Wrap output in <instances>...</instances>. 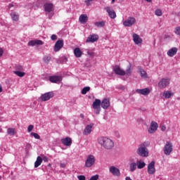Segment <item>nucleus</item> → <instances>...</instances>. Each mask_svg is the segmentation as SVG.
Returning a JSON list of instances; mask_svg holds the SVG:
<instances>
[{"label":"nucleus","instance_id":"603ef678","mask_svg":"<svg viewBox=\"0 0 180 180\" xmlns=\"http://www.w3.org/2000/svg\"><path fill=\"white\" fill-rule=\"evenodd\" d=\"M3 55H4V49H2V48H0V57H2Z\"/></svg>","mask_w":180,"mask_h":180},{"label":"nucleus","instance_id":"72a5a7b5","mask_svg":"<svg viewBox=\"0 0 180 180\" xmlns=\"http://www.w3.org/2000/svg\"><path fill=\"white\" fill-rule=\"evenodd\" d=\"M105 21H100V22H95V26H96V27H103L105 25Z\"/></svg>","mask_w":180,"mask_h":180},{"label":"nucleus","instance_id":"473e14b6","mask_svg":"<svg viewBox=\"0 0 180 180\" xmlns=\"http://www.w3.org/2000/svg\"><path fill=\"white\" fill-rule=\"evenodd\" d=\"M174 96V93L169 91H165L163 93V96H165V98H166V99H169V98H171V96Z\"/></svg>","mask_w":180,"mask_h":180},{"label":"nucleus","instance_id":"b1692460","mask_svg":"<svg viewBox=\"0 0 180 180\" xmlns=\"http://www.w3.org/2000/svg\"><path fill=\"white\" fill-rule=\"evenodd\" d=\"M79 20L80 23L85 25L88 22V16L85 14H82L79 18Z\"/></svg>","mask_w":180,"mask_h":180},{"label":"nucleus","instance_id":"3c124183","mask_svg":"<svg viewBox=\"0 0 180 180\" xmlns=\"http://www.w3.org/2000/svg\"><path fill=\"white\" fill-rule=\"evenodd\" d=\"M161 130L162 131H165V130H167V127H165V125H162Z\"/></svg>","mask_w":180,"mask_h":180},{"label":"nucleus","instance_id":"f704fd0d","mask_svg":"<svg viewBox=\"0 0 180 180\" xmlns=\"http://www.w3.org/2000/svg\"><path fill=\"white\" fill-rule=\"evenodd\" d=\"M15 75H18V77H25V75H26V73H25V72H21L19 70H15L13 72Z\"/></svg>","mask_w":180,"mask_h":180},{"label":"nucleus","instance_id":"7ed1b4c3","mask_svg":"<svg viewBox=\"0 0 180 180\" xmlns=\"http://www.w3.org/2000/svg\"><path fill=\"white\" fill-rule=\"evenodd\" d=\"M173 150L174 148H172V143L170 141H167L163 148L164 154L165 155H171V153H172Z\"/></svg>","mask_w":180,"mask_h":180},{"label":"nucleus","instance_id":"ea45409f","mask_svg":"<svg viewBox=\"0 0 180 180\" xmlns=\"http://www.w3.org/2000/svg\"><path fill=\"white\" fill-rule=\"evenodd\" d=\"M155 15H156V16H162V11H161V9H157L155 11Z\"/></svg>","mask_w":180,"mask_h":180},{"label":"nucleus","instance_id":"cd10ccee","mask_svg":"<svg viewBox=\"0 0 180 180\" xmlns=\"http://www.w3.org/2000/svg\"><path fill=\"white\" fill-rule=\"evenodd\" d=\"M138 70L140 72V75L141 77V78H148V76L147 75V72H146V70H143V68H141V67H139Z\"/></svg>","mask_w":180,"mask_h":180},{"label":"nucleus","instance_id":"864d4df0","mask_svg":"<svg viewBox=\"0 0 180 180\" xmlns=\"http://www.w3.org/2000/svg\"><path fill=\"white\" fill-rule=\"evenodd\" d=\"M61 168H65V163H61L60 165Z\"/></svg>","mask_w":180,"mask_h":180},{"label":"nucleus","instance_id":"49530a36","mask_svg":"<svg viewBox=\"0 0 180 180\" xmlns=\"http://www.w3.org/2000/svg\"><path fill=\"white\" fill-rule=\"evenodd\" d=\"M94 0H85V4L87 5V6H89L91 5V2H92Z\"/></svg>","mask_w":180,"mask_h":180},{"label":"nucleus","instance_id":"58836bf2","mask_svg":"<svg viewBox=\"0 0 180 180\" xmlns=\"http://www.w3.org/2000/svg\"><path fill=\"white\" fill-rule=\"evenodd\" d=\"M30 136H32V137H34V139H36L37 140H40V135H39L36 132H32L30 134Z\"/></svg>","mask_w":180,"mask_h":180},{"label":"nucleus","instance_id":"a19ab883","mask_svg":"<svg viewBox=\"0 0 180 180\" xmlns=\"http://www.w3.org/2000/svg\"><path fill=\"white\" fill-rule=\"evenodd\" d=\"M15 70H17L16 71H23V66L20 65H15Z\"/></svg>","mask_w":180,"mask_h":180},{"label":"nucleus","instance_id":"09e8293b","mask_svg":"<svg viewBox=\"0 0 180 180\" xmlns=\"http://www.w3.org/2000/svg\"><path fill=\"white\" fill-rule=\"evenodd\" d=\"M51 40H57V35L52 34L51 37Z\"/></svg>","mask_w":180,"mask_h":180},{"label":"nucleus","instance_id":"6e6552de","mask_svg":"<svg viewBox=\"0 0 180 180\" xmlns=\"http://www.w3.org/2000/svg\"><path fill=\"white\" fill-rule=\"evenodd\" d=\"M53 96H54V93H53V91H49L42 94L41 96V99L43 102H46L47 101H50Z\"/></svg>","mask_w":180,"mask_h":180},{"label":"nucleus","instance_id":"2f4dec72","mask_svg":"<svg viewBox=\"0 0 180 180\" xmlns=\"http://www.w3.org/2000/svg\"><path fill=\"white\" fill-rule=\"evenodd\" d=\"M133 72V69H131V65H129L127 66V68L125 71V75H127V77H130Z\"/></svg>","mask_w":180,"mask_h":180},{"label":"nucleus","instance_id":"5fc2aeb1","mask_svg":"<svg viewBox=\"0 0 180 180\" xmlns=\"http://www.w3.org/2000/svg\"><path fill=\"white\" fill-rule=\"evenodd\" d=\"M125 180H132L131 178H130L129 176H127L125 178Z\"/></svg>","mask_w":180,"mask_h":180},{"label":"nucleus","instance_id":"aec40b11","mask_svg":"<svg viewBox=\"0 0 180 180\" xmlns=\"http://www.w3.org/2000/svg\"><path fill=\"white\" fill-rule=\"evenodd\" d=\"M49 81L51 82L57 84V82H60L63 81V77L61 76H51L49 77Z\"/></svg>","mask_w":180,"mask_h":180},{"label":"nucleus","instance_id":"4be33fe9","mask_svg":"<svg viewBox=\"0 0 180 180\" xmlns=\"http://www.w3.org/2000/svg\"><path fill=\"white\" fill-rule=\"evenodd\" d=\"M176 53H178V48L173 47L167 51V56H169V57H174Z\"/></svg>","mask_w":180,"mask_h":180},{"label":"nucleus","instance_id":"c756f323","mask_svg":"<svg viewBox=\"0 0 180 180\" xmlns=\"http://www.w3.org/2000/svg\"><path fill=\"white\" fill-rule=\"evenodd\" d=\"M11 19L14 22H18L19 20V14L16 12H13L11 13Z\"/></svg>","mask_w":180,"mask_h":180},{"label":"nucleus","instance_id":"20e7f679","mask_svg":"<svg viewBox=\"0 0 180 180\" xmlns=\"http://www.w3.org/2000/svg\"><path fill=\"white\" fill-rule=\"evenodd\" d=\"M95 161H96L95 156L94 155H89L85 161V167L86 168H91L95 164Z\"/></svg>","mask_w":180,"mask_h":180},{"label":"nucleus","instance_id":"680f3d73","mask_svg":"<svg viewBox=\"0 0 180 180\" xmlns=\"http://www.w3.org/2000/svg\"><path fill=\"white\" fill-rule=\"evenodd\" d=\"M49 167H51V164H49Z\"/></svg>","mask_w":180,"mask_h":180},{"label":"nucleus","instance_id":"ddd939ff","mask_svg":"<svg viewBox=\"0 0 180 180\" xmlns=\"http://www.w3.org/2000/svg\"><path fill=\"white\" fill-rule=\"evenodd\" d=\"M63 46H64V41L58 40L55 44L53 51L56 52L60 51L61 49H63Z\"/></svg>","mask_w":180,"mask_h":180},{"label":"nucleus","instance_id":"7c9ffc66","mask_svg":"<svg viewBox=\"0 0 180 180\" xmlns=\"http://www.w3.org/2000/svg\"><path fill=\"white\" fill-rule=\"evenodd\" d=\"M137 169V163L136 162H131L129 164V171L131 172H134V171Z\"/></svg>","mask_w":180,"mask_h":180},{"label":"nucleus","instance_id":"c9c22d12","mask_svg":"<svg viewBox=\"0 0 180 180\" xmlns=\"http://www.w3.org/2000/svg\"><path fill=\"white\" fill-rule=\"evenodd\" d=\"M7 134L9 136H15V128H8L7 129Z\"/></svg>","mask_w":180,"mask_h":180},{"label":"nucleus","instance_id":"8fccbe9b","mask_svg":"<svg viewBox=\"0 0 180 180\" xmlns=\"http://www.w3.org/2000/svg\"><path fill=\"white\" fill-rule=\"evenodd\" d=\"M42 161H44V162H49V158L44 156Z\"/></svg>","mask_w":180,"mask_h":180},{"label":"nucleus","instance_id":"37998d69","mask_svg":"<svg viewBox=\"0 0 180 180\" xmlns=\"http://www.w3.org/2000/svg\"><path fill=\"white\" fill-rule=\"evenodd\" d=\"M33 129H34V125H32V124L29 125L28 127H27L28 133H30V131H32V130H33Z\"/></svg>","mask_w":180,"mask_h":180},{"label":"nucleus","instance_id":"423d86ee","mask_svg":"<svg viewBox=\"0 0 180 180\" xmlns=\"http://www.w3.org/2000/svg\"><path fill=\"white\" fill-rule=\"evenodd\" d=\"M134 23H136V18L128 17V18L123 22L122 25L125 27H131Z\"/></svg>","mask_w":180,"mask_h":180},{"label":"nucleus","instance_id":"1a4fd4ad","mask_svg":"<svg viewBox=\"0 0 180 180\" xmlns=\"http://www.w3.org/2000/svg\"><path fill=\"white\" fill-rule=\"evenodd\" d=\"M104 9L106 11L107 13H108V16L110 19H116V12H115V10L112 9L110 6H106Z\"/></svg>","mask_w":180,"mask_h":180},{"label":"nucleus","instance_id":"2eb2a0df","mask_svg":"<svg viewBox=\"0 0 180 180\" xmlns=\"http://www.w3.org/2000/svg\"><path fill=\"white\" fill-rule=\"evenodd\" d=\"M109 172L114 176H120V170L115 166H111L109 168Z\"/></svg>","mask_w":180,"mask_h":180},{"label":"nucleus","instance_id":"4c0bfd02","mask_svg":"<svg viewBox=\"0 0 180 180\" xmlns=\"http://www.w3.org/2000/svg\"><path fill=\"white\" fill-rule=\"evenodd\" d=\"M89 91H91V87L89 86L84 87L82 90V95H86V92H89Z\"/></svg>","mask_w":180,"mask_h":180},{"label":"nucleus","instance_id":"bb28decb","mask_svg":"<svg viewBox=\"0 0 180 180\" xmlns=\"http://www.w3.org/2000/svg\"><path fill=\"white\" fill-rule=\"evenodd\" d=\"M41 162H43V158L41 156H38L34 162V168H38V167H40V165H41Z\"/></svg>","mask_w":180,"mask_h":180},{"label":"nucleus","instance_id":"bf43d9fd","mask_svg":"<svg viewBox=\"0 0 180 180\" xmlns=\"http://www.w3.org/2000/svg\"><path fill=\"white\" fill-rule=\"evenodd\" d=\"M146 2H151L152 0H146Z\"/></svg>","mask_w":180,"mask_h":180},{"label":"nucleus","instance_id":"79ce46f5","mask_svg":"<svg viewBox=\"0 0 180 180\" xmlns=\"http://www.w3.org/2000/svg\"><path fill=\"white\" fill-rule=\"evenodd\" d=\"M174 33L176 34L180 35V27H176L174 30Z\"/></svg>","mask_w":180,"mask_h":180},{"label":"nucleus","instance_id":"393cba45","mask_svg":"<svg viewBox=\"0 0 180 180\" xmlns=\"http://www.w3.org/2000/svg\"><path fill=\"white\" fill-rule=\"evenodd\" d=\"M136 166L138 169H143V168L146 167V162H144V161H143L142 160H137Z\"/></svg>","mask_w":180,"mask_h":180},{"label":"nucleus","instance_id":"f03ea898","mask_svg":"<svg viewBox=\"0 0 180 180\" xmlns=\"http://www.w3.org/2000/svg\"><path fill=\"white\" fill-rule=\"evenodd\" d=\"M136 154L140 155V157H148V149H147L144 144H141L136 150Z\"/></svg>","mask_w":180,"mask_h":180},{"label":"nucleus","instance_id":"a878e982","mask_svg":"<svg viewBox=\"0 0 180 180\" xmlns=\"http://www.w3.org/2000/svg\"><path fill=\"white\" fill-rule=\"evenodd\" d=\"M45 12H51L53 11V4L51 3H46L44 6Z\"/></svg>","mask_w":180,"mask_h":180},{"label":"nucleus","instance_id":"412c9836","mask_svg":"<svg viewBox=\"0 0 180 180\" xmlns=\"http://www.w3.org/2000/svg\"><path fill=\"white\" fill-rule=\"evenodd\" d=\"M133 40L135 44H141V43H143V39H141L140 36H139L137 34H133Z\"/></svg>","mask_w":180,"mask_h":180},{"label":"nucleus","instance_id":"4468645a","mask_svg":"<svg viewBox=\"0 0 180 180\" xmlns=\"http://www.w3.org/2000/svg\"><path fill=\"white\" fill-rule=\"evenodd\" d=\"M92 129H94V123H91L86 125L83 131L84 136H88L91 134V133H92Z\"/></svg>","mask_w":180,"mask_h":180},{"label":"nucleus","instance_id":"0e129e2a","mask_svg":"<svg viewBox=\"0 0 180 180\" xmlns=\"http://www.w3.org/2000/svg\"><path fill=\"white\" fill-rule=\"evenodd\" d=\"M0 179H2V176H0Z\"/></svg>","mask_w":180,"mask_h":180},{"label":"nucleus","instance_id":"9d476101","mask_svg":"<svg viewBox=\"0 0 180 180\" xmlns=\"http://www.w3.org/2000/svg\"><path fill=\"white\" fill-rule=\"evenodd\" d=\"M148 174L149 175H154L155 174V162L152 161L148 165Z\"/></svg>","mask_w":180,"mask_h":180},{"label":"nucleus","instance_id":"e2e57ef3","mask_svg":"<svg viewBox=\"0 0 180 180\" xmlns=\"http://www.w3.org/2000/svg\"><path fill=\"white\" fill-rule=\"evenodd\" d=\"M112 2L114 3V2H115V0H112Z\"/></svg>","mask_w":180,"mask_h":180},{"label":"nucleus","instance_id":"c03bdc74","mask_svg":"<svg viewBox=\"0 0 180 180\" xmlns=\"http://www.w3.org/2000/svg\"><path fill=\"white\" fill-rule=\"evenodd\" d=\"M99 179V175L96 174L94 176H92L89 180H98Z\"/></svg>","mask_w":180,"mask_h":180},{"label":"nucleus","instance_id":"39448f33","mask_svg":"<svg viewBox=\"0 0 180 180\" xmlns=\"http://www.w3.org/2000/svg\"><path fill=\"white\" fill-rule=\"evenodd\" d=\"M101 100L96 98L92 103L93 109L96 110V115H99V113H101Z\"/></svg>","mask_w":180,"mask_h":180},{"label":"nucleus","instance_id":"6e6d98bb","mask_svg":"<svg viewBox=\"0 0 180 180\" xmlns=\"http://www.w3.org/2000/svg\"><path fill=\"white\" fill-rule=\"evenodd\" d=\"M2 91H3L2 85H1V84H0V93H1V92H2Z\"/></svg>","mask_w":180,"mask_h":180},{"label":"nucleus","instance_id":"f257e3e1","mask_svg":"<svg viewBox=\"0 0 180 180\" xmlns=\"http://www.w3.org/2000/svg\"><path fill=\"white\" fill-rule=\"evenodd\" d=\"M98 143L105 150H112L115 147V143L112 139L106 136H100L97 139Z\"/></svg>","mask_w":180,"mask_h":180},{"label":"nucleus","instance_id":"6ab92c4d","mask_svg":"<svg viewBox=\"0 0 180 180\" xmlns=\"http://www.w3.org/2000/svg\"><path fill=\"white\" fill-rule=\"evenodd\" d=\"M110 106V100L109 98H103L101 101V108L103 109H108Z\"/></svg>","mask_w":180,"mask_h":180},{"label":"nucleus","instance_id":"f3484780","mask_svg":"<svg viewBox=\"0 0 180 180\" xmlns=\"http://www.w3.org/2000/svg\"><path fill=\"white\" fill-rule=\"evenodd\" d=\"M44 42L40 39L32 40L28 42V46H43Z\"/></svg>","mask_w":180,"mask_h":180},{"label":"nucleus","instance_id":"5701e85b","mask_svg":"<svg viewBox=\"0 0 180 180\" xmlns=\"http://www.w3.org/2000/svg\"><path fill=\"white\" fill-rule=\"evenodd\" d=\"M137 94H141V95H148L150 94V89L148 88L142 89H137L136 90Z\"/></svg>","mask_w":180,"mask_h":180},{"label":"nucleus","instance_id":"f8f14e48","mask_svg":"<svg viewBox=\"0 0 180 180\" xmlns=\"http://www.w3.org/2000/svg\"><path fill=\"white\" fill-rule=\"evenodd\" d=\"M113 71L115 74H116L117 75H121V76L126 75V72L123 70V69L120 68V66L119 65H115L113 68Z\"/></svg>","mask_w":180,"mask_h":180},{"label":"nucleus","instance_id":"9b49d317","mask_svg":"<svg viewBox=\"0 0 180 180\" xmlns=\"http://www.w3.org/2000/svg\"><path fill=\"white\" fill-rule=\"evenodd\" d=\"M157 129H158V124L155 121H152L148 131L150 134H153L155 131H157Z\"/></svg>","mask_w":180,"mask_h":180},{"label":"nucleus","instance_id":"052dcab7","mask_svg":"<svg viewBox=\"0 0 180 180\" xmlns=\"http://www.w3.org/2000/svg\"><path fill=\"white\" fill-rule=\"evenodd\" d=\"M49 19H51V15H49Z\"/></svg>","mask_w":180,"mask_h":180},{"label":"nucleus","instance_id":"e433bc0d","mask_svg":"<svg viewBox=\"0 0 180 180\" xmlns=\"http://www.w3.org/2000/svg\"><path fill=\"white\" fill-rule=\"evenodd\" d=\"M44 62L46 63V64H49L50 61L51 60V56H45L43 58Z\"/></svg>","mask_w":180,"mask_h":180},{"label":"nucleus","instance_id":"a211bd4d","mask_svg":"<svg viewBox=\"0 0 180 180\" xmlns=\"http://www.w3.org/2000/svg\"><path fill=\"white\" fill-rule=\"evenodd\" d=\"M61 143L63 146H66L67 147H70L71 144H72V139L70 137H66L61 139Z\"/></svg>","mask_w":180,"mask_h":180},{"label":"nucleus","instance_id":"a18cd8bd","mask_svg":"<svg viewBox=\"0 0 180 180\" xmlns=\"http://www.w3.org/2000/svg\"><path fill=\"white\" fill-rule=\"evenodd\" d=\"M115 136H117V139H120V133H119V131H115Z\"/></svg>","mask_w":180,"mask_h":180},{"label":"nucleus","instance_id":"c85d7f7f","mask_svg":"<svg viewBox=\"0 0 180 180\" xmlns=\"http://www.w3.org/2000/svg\"><path fill=\"white\" fill-rule=\"evenodd\" d=\"M74 54L77 58H79V57H82V51H81L79 48H75L74 49Z\"/></svg>","mask_w":180,"mask_h":180},{"label":"nucleus","instance_id":"0eeeda50","mask_svg":"<svg viewBox=\"0 0 180 180\" xmlns=\"http://www.w3.org/2000/svg\"><path fill=\"white\" fill-rule=\"evenodd\" d=\"M169 85V78H163L162 79L159 83H158V86L161 89H164L167 88Z\"/></svg>","mask_w":180,"mask_h":180},{"label":"nucleus","instance_id":"13d9d810","mask_svg":"<svg viewBox=\"0 0 180 180\" xmlns=\"http://www.w3.org/2000/svg\"><path fill=\"white\" fill-rule=\"evenodd\" d=\"M12 7H13V4H9L8 5V8H12Z\"/></svg>","mask_w":180,"mask_h":180},{"label":"nucleus","instance_id":"dca6fc26","mask_svg":"<svg viewBox=\"0 0 180 180\" xmlns=\"http://www.w3.org/2000/svg\"><path fill=\"white\" fill-rule=\"evenodd\" d=\"M98 39L99 36H98V34H94L89 36L86 40V43H95V41H98Z\"/></svg>","mask_w":180,"mask_h":180},{"label":"nucleus","instance_id":"de8ad7c7","mask_svg":"<svg viewBox=\"0 0 180 180\" xmlns=\"http://www.w3.org/2000/svg\"><path fill=\"white\" fill-rule=\"evenodd\" d=\"M77 179H78L79 180H85V176H84V175L78 176H77Z\"/></svg>","mask_w":180,"mask_h":180},{"label":"nucleus","instance_id":"4d7b16f0","mask_svg":"<svg viewBox=\"0 0 180 180\" xmlns=\"http://www.w3.org/2000/svg\"><path fill=\"white\" fill-rule=\"evenodd\" d=\"M80 117H81L82 119H84V114H80Z\"/></svg>","mask_w":180,"mask_h":180}]
</instances>
